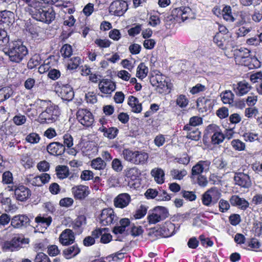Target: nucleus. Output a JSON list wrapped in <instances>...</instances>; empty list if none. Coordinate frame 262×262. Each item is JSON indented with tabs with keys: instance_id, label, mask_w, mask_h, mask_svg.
I'll return each mask as SVG.
<instances>
[{
	"instance_id": "dca6fc26",
	"label": "nucleus",
	"mask_w": 262,
	"mask_h": 262,
	"mask_svg": "<svg viewBox=\"0 0 262 262\" xmlns=\"http://www.w3.org/2000/svg\"><path fill=\"white\" fill-rule=\"evenodd\" d=\"M48 152L52 155L60 156L65 152L64 145L57 142H54L50 143L47 147Z\"/></svg>"
},
{
	"instance_id": "e433bc0d",
	"label": "nucleus",
	"mask_w": 262,
	"mask_h": 262,
	"mask_svg": "<svg viewBox=\"0 0 262 262\" xmlns=\"http://www.w3.org/2000/svg\"><path fill=\"white\" fill-rule=\"evenodd\" d=\"M148 72L147 67L143 63H141L137 68V77L143 79L145 77Z\"/></svg>"
},
{
	"instance_id": "052dcab7",
	"label": "nucleus",
	"mask_w": 262,
	"mask_h": 262,
	"mask_svg": "<svg viewBox=\"0 0 262 262\" xmlns=\"http://www.w3.org/2000/svg\"><path fill=\"white\" fill-rule=\"evenodd\" d=\"M64 146H66L68 148L71 147L73 145V139L72 136L67 134L63 136Z\"/></svg>"
},
{
	"instance_id": "c03bdc74",
	"label": "nucleus",
	"mask_w": 262,
	"mask_h": 262,
	"mask_svg": "<svg viewBox=\"0 0 262 262\" xmlns=\"http://www.w3.org/2000/svg\"><path fill=\"white\" fill-rule=\"evenodd\" d=\"M112 168L116 172H120L123 168V165L122 164L121 160L115 158L112 162Z\"/></svg>"
},
{
	"instance_id": "58836bf2",
	"label": "nucleus",
	"mask_w": 262,
	"mask_h": 262,
	"mask_svg": "<svg viewBox=\"0 0 262 262\" xmlns=\"http://www.w3.org/2000/svg\"><path fill=\"white\" fill-rule=\"evenodd\" d=\"M225 139L224 135L222 134L221 130L220 129L217 132L214 133V135H212L211 141L214 144H219L222 143Z\"/></svg>"
},
{
	"instance_id": "423d86ee",
	"label": "nucleus",
	"mask_w": 262,
	"mask_h": 262,
	"mask_svg": "<svg viewBox=\"0 0 262 262\" xmlns=\"http://www.w3.org/2000/svg\"><path fill=\"white\" fill-rule=\"evenodd\" d=\"M221 196V193L217 188H211L202 195V204L206 207H210L217 203Z\"/></svg>"
},
{
	"instance_id": "4d7b16f0",
	"label": "nucleus",
	"mask_w": 262,
	"mask_h": 262,
	"mask_svg": "<svg viewBox=\"0 0 262 262\" xmlns=\"http://www.w3.org/2000/svg\"><path fill=\"white\" fill-rule=\"evenodd\" d=\"M40 58L38 55L33 56L29 61L28 66L29 69H33L39 64Z\"/></svg>"
},
{
	"instance_id": "69168bd1",
	"label": "nucleus",
	"mask_w": 262,
	"mask_h": 262,
	"mask_svg": "<svg viewBox=\"0 0 262 262\" xmlns=\"http://www.w3.org/2000/svg\"><path fill=\"white\" fill-rule=\"evenodd\" d=\"M80 178L84 181H88L93 178V172L91 170H85L82 171Z\"/></svg>"
},
{
	"instance_id": "f257e3e1",
	"label": "nucleus",
	"mask_w": 262,
	"mask_h": 262,
	"mask_svg": "<svg viewBox=\"0 0 262 262\" xmlns=\"http://www.w3.org/2000/svg\"><path fill=\"white\" fill-rule=\"evenodd\" d=\"M36 103L38 109L44 110L39 114L38 121L41 123H51L55 122L60 115V111L57 105L50 100L38 99Z\"/></svg>"
},
{
	"instance_id": "f704fd0d",
	"label": "nucleus",
	"mask_w": 262,
	"mask_h": 262,
	"mask_svg": "<svg viewBox=\"0 0 262 262\" xmlns=\"http://www.w3.org/2000/svg\"><path fill=\"white\" fill-rule=\"evenodd\" d=\"M222 101L225 104H232L233 102L234 94L230 91H226L221 94Z\"/></svg>"
},
{
	"instance_id": "9b49d317",
	"label": "nucleus",
	"mask_w": 262,
	"mask_h": 262,
	"mask_svg": "<svg viewBox=\"0 0 262 262\" xmlns=\"http://www.w3.org/2000/svg\"><path fill=\"white\" fill-rule=\"evenodd\" d=\"M114 217V212L112 208L103 209L99 217V223L102 226L110 225L113 223Z\"/></svg>"
},
{
	"instance_id": "49530a36",
	"label": "nucleus",
	"mask_w": 262,
	"mask_h": 262,
	"mask_svg": "<svg viewBox=\"0 0 262 262\" xmlns=\"http://www.w3.org/2000/svg\"><path fill=\"white\" fill-rule=\"evenodd\" d=\"M118 132V130L116 128H115V127H110L108 128H107V129H106L105 132H104V134H103V135L105 137H106L110 139H114L116 137V136L117 135Z\"/></svg>"
},
{
	"instance_id": "f3484780",
	"label": "nucleus",
	"mask_w": 262,
	"mask_h": 262,
	"mask_svg": "<svg viewBox=\"0 0 262 262\" xmlns=\"http://www.w3.org/2000/svg\"><path fill=\"white\" fill-rule=\"evenodd\" d=\"M59 240L62 245H69L74 243L75 235L72 230L66 229L60 234Z\"/></svg>"
},
{
	"instance_id": "13d9d810",
	"label": "nucleus",
	"mask_w": 262,
	"mask_h": 262,
	"mask_svg": "<svg viewBox=\"0 0 262 262\" xmlns=\"http://www.w3.org/2000/svg\"><path fill=\"white\" fill-rule=\"evenodd\" d=\"M61 53L64 57H69L72 53V47L69 45H64L61 49Z\"/></svg>"
},
{
	"instance_id": "0e129e2a",
	"label": "nucleus",
	"mask_w": 262,
	"mask_h": 262,
	"mask_svg": "<svg viewBox=\"0 0 262 262\" xmlns=\"http://www.w3.org/2000/svg\"><path fill=\"white\" fill-rule=\"evenodd\" d=\"M246 141L253 142L257 140L258 135L253 133H246L243 135Z\"/></svg>"
},
{
	"instance_id": "c9c22d12",
	"label": "nucleus",
	"mask_w": 262,
	"mask_h": 262,
	"mask_svg": "<svg viewBox=\"0 0 262 262\" xmlns=\"http://www.w3.org/2000/svg\"><path fill=\"white\" fill-rule=\"evenodd\" d=\"M20 163L25 168H30L33 165L32 159L28 154L21 155Z\"/></svg>"
},
{
	"instance_id": "de8ad7c7",
	"label": "nucleus",
	"mask_w": 262,
	"mask_h": 262,
	"mask_svg": "<svg viewBox=\"0 0 262 262\" xmlns=\"http://www.w3.org/2000/svg\"><path fill=\"white\" fill-rule=\"evenodd\" d=\"M26 117L20 114L15 115L13 118V122L16 125H21L26 122Z\"/></svg>"
},
{
	"instance_id": "37998d69",
	"label": "nucleus",
	"mask_w": 262,
	"mask_h": 262,
	"mask_svg": "<svg viewBox=\"0 0 262 262\" xmlns=\"http://www.w3.org/2000/svg\"><path fill=\"white\" fill-rule=\"evenodd\" d=\"M130 233L134 237L139 236L143 233V229L140 226L135 225L134 224L130 225Z\"/></svg>"
},
{
	"instance_id": "0eeeda50",
	"label": "nucleus",
	"mask_w": 262,
	"mask_h": 262,
	"mask_svg": "<svg viewBox=\"0 0 262 262\" xmlns=\"http://www.w3.org/2000/svg\"><path fill=\"white\" fill-rule=\"evenodd\" d=\"M168 215V211L166 208L158 206L155 208L152 212L148 215V222L150 224H156L161 221L165 220Z\"/></svg>"
},
{
	"instance_id": "4be33fe9",
	"label": "nucleus",
	"mask_w": 262,
	"mask_h": 262,
	"mask_svg": "<svg viewBox=\"0 0 262 262\" xmlns=\"http://www.w3.org/2000/svg\"><path fill=\"white\" fill-rule=\"evenodd\" d=\"M229 201L232 206H237L239 208L244 210L248 208L249 205L247 201L237 195L231 196Z\"/></svg>"
},
{
	"instance_id": "774afa93",
	"label": "nucleus",
	"mask_w": 262,
	"mask_h": 262,
	"mask_svg": "<svg viewBox=\"0 0 262 262\" xmlns=\"http://www.w3.org/2000/svg\"><path fill=\"white\" fill-rule=\"evenodd\" d=\"M95 43L100 48H107L111 44V42L108 40L101 39H96Z\"/></svg>"
},
{
	"instance_id": "6e6d98bb",
	"label": "nucleus",
	"mask_w": 262,
	"mask_h": 262,
	"mask_svg": "<svg viewBox=\"0 0 262 262\" xmlns=\"http://www.w3.org/2000/svg\"><path fill=\"white\" fill-rule=\"evenodd\" d=\"M34 262H51L49 257L42 252L37 254Z\"/></svg>"
},
{
	"instance_id": "1a4fd4ad",
	"label": "nucleus",
	"mask_w": 262,
	"mask_h": 262,
	"mask_svg": "<svg viewBox=\"0 0 262 262\" xmlns=\"http://www.w3.org/2000/svg\"><path fill=\"white\" fill-rule=\"evenodd\" d=\"M128 5L126 2L122 0L113 1L109 7V12L116 16L122 15L127 10Z\"/></svg>"
},
{
	"instance_id": "ea45409f",
	"label": "nucleus",
	"mask_w": 262,
	"mask_h": 262,
	"mask_svg": "<svg viewBox=\"0 0 262 262\" xmlns=\"http://www.w3.org/2000/svg\"><path fill=\"white\" fill-rule=\"evenodd\" d=\"M223 17L224 19L227 21H233L234 20V17L232 14L231 8L230 6H225L223 10Z\"/></svg>"
},
{
	"instance_id": "6e6552de",
	"label": "nucleus",
	"mask_w": 262,
	"mask_h": 262,
	"mask_svg": "<svg viewBox=\"0 0 262 262\" xmlns=\"http://www.w3.org/2000/svg\"><path fill=\"white\" fill-rule=\"evenodd\" d=\"M76 117L78 121L86 127L91 126L94 121L93 114L87 109H79L76 113Z\"/></svg>"
},
{
	"instance_id": "a878e982",
	"label": "nucleus",
	"mask_w": 262,
	"mask_h": 262,
	"mask_svg": "<svg viewBox=\"0 0 262 262\" xmlns=\"http://www.w3.org/2000/svg\"><path fill=\"white\" fill-rule=\"evenodd\" d=\"M128 105L131 107L132 112L139 113L142 111L141 104L139 102V100L137 98L130 96L128 97Z\"/></svg>"
},
{
	"instance_id": "5701e85b",
	"label": "nucleus",
	"mask_w": 262,
	"mask_h": 262,
	"mask_svg": "<svg viewBox=\"0 0 262 262\" xmlns=\"http://www.w3.org/2000/svg\"><path fill=\"white\" fill-rule=\"evenodd\" d=\"M251 89L250 84L245 80L239 82L234 85V90L236 95L243 96L247 94Z\"/></svg>"
},
{
	"instance_id": "39448f33",
	"label": "nucleus",
	"mask_w": 262,
	"mask_h": 262,
	"mask_svg": "<svg viewBox=\"0 0 262 262\" xmlns=\"http://www.w3.org/2000/svg\"><path fill=\"white\" fill-rule=\"evenodd\" d=\"M150 82L156 87V91L159 94H166L170 92L165 77L159 74L152 75L150 77Z\"/></svg>"
},
{
	"instance_id": "bf43d9fd",
	"label": "nucleus",
	"mask_w": 262,
	"mask_h": 262,
	"mask_svg": "<svg viewBox=\"0 0 262 262\" xmlns=\"http://www.w3.org/2000/svg\"><path fill=\"white\" fill-rule=\"evenodd\" d=\"M258 113V111L256 107H248L245 110V115L248 118L255 117Z\"/></svg>"
},
{
	"instance_id": "8fccbe9b",
	"label": "nucleus",
	"mask_w": 262,
	"mask_h": 262,
	"mask_svg": "<svg viewBox=\"0 0 262 262\" xmlns=\"http://www.w3.org/2000/svg\"><path fill=\"white\" fill-rule=\"evenodd\" d=\"M230 204L229 202L224 199H221L219 203V208L220 212L224 213L227 212L230 209Z\"/></svg>"
},
{
	"instance_id": "2f4dec72",
	"label": "nucleus",
	"mask_w": 262,
	"mask_h": 262,
	"mask_svg": "<svg viewBox=\"0 0 262 262\" xmlns=\"http://www.w3.org/2000/svg\"><path fill=\"white\" fill-rule=\"evenodd\" d=\"M35 221L38 224V225L42 226L47 229L50 225L52 219L51 216L45 217L39 215L36 217Z\"/></svg>"
},
{
	"instance_id": "6ab92c4d",
	"label": "nucleus",
	"mask_w": 262,
	"mask_h": 262,
	"mask_svg": "<svg viewBox=\"0 0 262 262\" xmlns=\"http://www.w3.org/2000/svg\"><path fill=\"white\" fill-rule=\"evenodd\" d=\"M98 86L100 91L106 94H111L116 89L115 83L108 79H102Z\"/></svg>"
},
{
	"instance_id": "9d476101",
	"label": "nucleus",
	"mask_w": 262,
	"mask_h": 262,
	"mask_svg": "<svg viewBox=\"0 0 262 262\" xmlns=\"http://www.w3.org/2000/svg\"><path fill=\"white\" fill-rule=\"evenodd\" d=\"M234 180L235 185L244 188H249L252 185L250 176L248 173H245L243 172H235Z\"/></svg>"
},
{
	"instance_id": "cd10ccee",
	"label": "nucleus",
	"mask_w": 262,
	"mask_h": 262,
	"mask_svg": "<svg viewBox=\"0 0 262 262\" xmlns=\"http://www.w3.org/2000/svg\"><path fill=\"white\" fill-rule=\"evenodd\" d=\"M150 173L158 183L162 184L164 183L165 173L161 168H154L151 170Z\"/></svg>"
},
{
	"instance_id": "72a5a7b5",
	"label": "nucleus",
	"mask_w": 262,
	"mask_h": 262,
	"mask_svg": "<svg viewBox=\"0 0 262 262\" xmlns=\"http://www.w3.org/2000/svg\"><path fill=\"white\" fill-rule=\"evenodd\" d=\"M57 177L60 179L67 178L69 175V168L64 165H58L56 167Z\"/></svg>"
},
{
	"instance_id": "a211bd4d",
	"label": "nucleus",
	"mask_w": 262,
	"mask_h": 262,
	"mask_svg": "<svg viewBox=\"0 0 262 262\" xmlns=\"http://www.w3.org/2000/svg\"><path fill=\"white\" fill-rule=\"evenodd\" d=\"M59 96L64 101H71L74 98V92L72 88L68 85H63L58 90Z\"/></svg>"
},
{
	"instance_id": "7c9ffc66",
	"label": "nucleus",
	"mask_w": 262,
	"mask_h": 262,
	"mask_svg": "<svg viewBox=\"0 0 262 262\" xmlns=\"http://www.w3.org/2000/svg\"><path fill=\"white\" fill-rule=\"evenodd\" d=\"M91 165L93 168L100 170L105 168L106 163L101 158L98 157L92 160Z\"/></svg>"
},
{
	"instance_id": "864d4df0",
	"label": "nucleus",
	"mask_w": 262,
	"mask_h": 262,
	"mask_svg": "<svg viewBox=\"0 0 262 262\" xmlns=\"http://www.w3.org/2000/svg\"><path fill=\"white\" fill-rule=\"evenodd\" d=\"M11 216L10 215L3 213H1L0 212V226L4 227L6 225H8L10 221H11Z\"/></svg>"
},
{
	"instance_id": "79ce46f5",
	"label": "nucleus",
	"mask_w": 262,
	"mask_h": 262,
	"mask_svg": "<svg viewBox=\"0 0 262 262\" xmlns=\"http://www.w3.org/2000/svg\"><path fill=\"white\" fill-rule=\"evenodd\" d=\"M186 174L187 171L184 169L179 170L173 169L170 171V175L174 179L181 180Z\"/></svg>"
},
{
	"instance_id": "c756f323",
	"label": "nucleus",
	"mask_w": 262,
	"mask_h": 262,
	"mask_svg": "<svg viewBox=\"0 0 262 262\" xmlns=\"http://www.w3.org/2000/svg\"><path fill=\"white\" fill-rule=\"evenodd\" d=\"M203 122L202 118L199 116H193L189 119V124H186L183 130H192L193 127L201 125Z\"/></svg>"
},
{
	"instance_id": "20e7f679",
	"label": "nucleus",
	"mask_w": 262,
	"mask_h": 262,
	"mask_svg": "<svg viewBox=\"0 0 262 262\" xmlns=\"http://www.w3.org/2000/svg\"><path fill=\"white\" fill-rule=\"evenodd\" d=\"M126 161L135 165L145 164L148 160V154L143 150H133L124 149L121 155Z\"/></svg>"
},
{
	"instance_id": "c85d7f7f",
	"label": "nucleus",
	"mask_w": 262,
	"mask_h": 262,
	"mask_svg": "<svg viewBox=\"0 0 262 262\" xmlns=\"http://www.w3.org/2000/svg\"><path fill=\"white\" fill-rule=\"evenodd\" d=\"M80 251L77 245H73L63 251V254L67 259H70L75 256Z\"/></svg>"
},
{
	"instance_id": "680f3d73",
	"label": "nucleus",
	"mask_w": 262,
	"mask_h": 262,
	"mask_svg": "<svg viewBox=\"0 0 262 262\" xmlns=\"http://www.w3.org/2000/svg\"><path fill=\"white\" fill-rule=\"evenodd\" d=\"M2 249L3 251H15V248L12 245L10 241H5L2 244Z\"/></svg>"
},
{
	"instance_id": "3c124183",
	"label": "nucleus",
	"mask_w": 262,
	"mask_h": 262,
	"mask_svg": "<svg viewBox=\"0 0 262 262\" xmlns=\"http://www.w3.org/2000/svg\"><path fill=\"white\" fill-rule=\"evenodd\" d=\"M176 103L182 108L185 107L188 103V100L185 95H180L178 97L176 100Z\"/></svg>"
},
{
	"instance_id": "7ed1b4c3",
	"label": "nucleus",
	"mask_w": 262,
	"mask_h": 262,
	"mask_svg": "<svg viewBox=\"0 0 262 262\" xmlns=\"http://www.w3.org/2000/svg\"><path fill=\"white\" fill-rule=\"evenodd\" d=\"M3 51L10 61L17 63L20 62L28 54L27 48L17 41L13 42L8 48H5Z\"/></svg>"
},
{
	"instance_id": "338daca9",
	"label": "nucleus",
	"mask_w": 262,
	"mask_h": 262,
	"mask_svg": "<svg viewBox=\"0 0 262 262\" xmlns=\"http://www.w3.org/2000/svg\"><path fill=\"white\" fill-rule=\"evenodd\" d=\"M216 115L221 119L225 118L229 115L228 109L225 107H222L217 111Z\"/></svg>"
},
{
	"instance_id": "5fc2aeb1",
	"label": "nucleus",
	"mask_w": 262,
	"mask_h": 262,
	"mask_svg": "<svg viewBox=\"0 0 262 262\" xmlns=\"http://www.w3.org/2000/svg\"><path fill=\"white\" fill-rule=\"evenodd\" d=\"M181 193L184 198L189 201H194L196 198L195 192L193 191L182 190Z\"/></svg>"
},
{
	"instance_id": "393cba45",
	"label": "nucleus",
	"mask_w": 262,
	"mask_h": 262,
	"mask_svg": "<svg viewBox=\"0 0 262 262\" xmlns=\"http://www.w3.org/2000/svg\"><path fill=\"white\" fill-rule=\"evenodd\" d=\"M236 59L241 64L248 66L249 62L252 59L250 56V51L246 49V51L244 53H242V52L239 51V54L237 55Z\"/></svg>"
},
{
	"instance_id": "603ef678",
	"label": "nucleus",
	"mask_w": 262,
	"mask_h": 262,
	"mask_svg": "<svg viewBox=\"0 0 262 262\" xmlns=\"http://www.w3.org/2000/svg\"><path fill=\"white\" fill-rule=\"evenodd\" d=\"M26 140L29 143L36 144L39 141L40 137L37 134L32 133L27 136Z\"/></svg>"
},
{
	"instance_id": "a19ab883",
	"label": "nucleus",
	"mask_w": 262,
	"mask_h": 262,
	"mask_svg": "<svg viewBox=\"0 0 262 262\" xmlns=\"http://www.w3.org/2000/svg\"><path fill=\"white\" fill-rule=\"evenodd\" d=\"M188 132L186 137L193 140L198 141L201 138V132L198 129H193L192 130H186Z\"/></svg>"
},
{
	"instance_id": "412c9836",
	"label": "nucleus",
	"mask_w": 262,
	"mask_h": 262,
	"mask_svg": "<svg viewBox=\"0 0 262 262\" xmlns=\"http://www.w3.org/2000/svg\"><path fill=\"white\" fill-rule=\"evenodd\" d=\"M191 10L189 7H180L173 9L171 15L174 17L181 18L183 21L186 20L191 13Z\"/></svg>"
},
{
	"instance_id": "bb28decb",
	"label": "nucleus",
	"mask_w": 262,
	"mask_h": 262,
	"mask_svg": "<svg viewBox=\"0 0 262 262\" xmlns=\"http://www.w3.org/2000/svg\"><path fill=\"white\" fill-rule=\"evenodd\" d=\"M0 17L2 23L9 25L13 21L14 14L11 11L5 10L1 12Z\"/></svg>"
},
{
	"instance_id": "2eb2a0df",
	"label": "nucleus",
	"mask_w": 262,
	"mask_h": 262,
	"mask_svg": "<svg viewBox=\"0 0 262 262\" xmlns=\"http://www.w3.org/2000/svg\"><path fill=\"white\" fill-rule=\"evenodd\" d=\"M72 192L75 199L83 200L89 194L90 190L88 186L80 185L73 187Z\"/></svg>"
},
{
	"instance_id": "4468645a",
	"label": "nucleus",
	"mask_w": 262,
	"mask_h": 262,
	"mask_svg": "<svg viewBox=\"0 0 262 262\" xmlns=\"http://www.w3.org/2000/svg\"><path fill=\"white\" fill-rule=\"evenodd\" d=\"M131 201V198L129 194L122 193L118 194L114 200V206L119 208H124L127 207Z\"/></svg>"
},
{
	"instance_id": "f03ea898",
	"label": "nucleus",
	"mask_w": 262,
	"mask_h": 262,
	"mask_svg": "<svg viewBox=\"0 0 262 262\" xmlns=\"http://www.w3.org/2000/svg\"><path fill=\"white\" fill-rule=\"evenodd\" d=\"M30 7V14L38 21L50 24L55 19V13L53 9L43 6L38 1L32 3Z\"/></svg>"
},
{
	"instance_id": "f8f14e48",
	"label": "nucleus",
	"mask_w": 262,
	"mask_h": 262,
	"mask_svg": "<svg viewBox=\"0 0 262 262\" xmlns=\"http://www.w3.org/2000/svg\"><path fill=\"white\" fill-rule=\"evenodd\" d=\"M9 190H14L16 199L20 201L26 200L31 194V190L23 185H20L17 187L15 186L14 189L12 187Z\"/></svg>"
},
{
	"instance_id": "b1692460",
	"label": "nucleus",
	"mask_w": 262,
	"mask_h": 262,
	"mask_svg": "<svg viewBox=\"0 0 262 262\" xmlns=\"http://www.w3.org/2000/svg\"><path fill=\"white\" fill-rule=\"evenodd\" d=\"M175 231L174 224L171 223H168L166 224L163 227L160 228L156 232L160 233L162 236L164 237H168L172 236Z\"/></svg>"
},
{
	"instance_id": "a18cd8bd",
	"label": "nucleus",
	"mask_w": 262,
	"mask_h": 262,
	"mask_svg": "<svg viewBox=\"0 0 262 262\" xmlns=\"http://www.w3.org/2000/svg\"><path fill=\"white\" fill-rule=\"evenodd\" d=\"M231 145L236 150H244L245 149V144L239 139H235L231 141Z\"/></svg>"
},
{
	"instance_id": "aec40b11",
	"label": "nucleus",
	"mask_w": 262,
	"mask_h": 262,
	"mask_svg": "<svg viewBox=\"0 0 262 262\" xmlns=\"http://www.w3.org/2000/svg\"><path fill=\"white\" fill-rule=\"evenodd\" d=\"M210 162L209 161H200L193 166L191 169L192 176L200 175L203 172L209 170Z\"/></svg>"
},
{
	"instance_id": "4c0bfd02",
	"label": "nucleus",
	"mask_w": 262,
	"mask_h": 262,
	"mask_svg": "<svg viewBox=\"0 0 262 262\" xmlns=\"http://www.w3.org/2000/svg\"><path fill=\"white\" fill-rule=\"evenodd\" d=\"M12 90L8 87L3 88L0 89V102L8 99L12 95Z\"/></svg>"
},
{
	"instance_id": "473e14b6",
	"label": "nucleus",
	"mask_w": 262,
	"mask_h": 262,
	"mask_svg": "<svg viewBox=\"0 0 262 262\" xmlns=\"http://www.w3.org/2000/svg\"><path fill=\"white\" fill-rule=\"evenodd\" d=\"M125 176L130 179L136 180L140 174L139 169L136 167L127 168L124 170Z\"/></svg>"
},
{
	"instance_id": "ddd939ff",
	"label": "nucleus",
	"mask_w": 262,
	"mask_h": 262,
	"mask_svg": "<svg viewBox=\"0 0 262 262\" xmlns=\"http://www.w3.org/2000/svg\"><path fill=\"white\" fill-rule=\"evenodd\" d=\"M30 224V219L26 215H15L11 219V225L15 228L26 227Z\"/></svg>"
},
{
	"instance_id": "e2e57ef3",
	"label": "nucleus",
	"mask_w": 262,
	"mask_h": 262,
	"mask_svg": "<svg viewBox=\"0 0 262 262\" xmlns=\"http://www.w3.org/2000/svg\"><path fill=\"white\" fill-rule=\"evenodd\" d=\"M13 181L12 174L9 171H5L3 174V182L5 184H10Z\"/></svg>"
},
{
	"instance_id": "09e8293b",
	"label": "nucleus",
	"mask_w": 262,
	"mask_h": 262,
	"mask_svg": "<svg viewBox=\"0 0 262 262\" xmlns=\"http://www.w3.org/2000/svg\"><path fill=\"white\" fill-rule=\"evenodd\" d=\"M80 58L79 57H74L71 59L70 62L68 63V68L70 70H74L80 64Z\"/></svg>"
}]
</instances>
